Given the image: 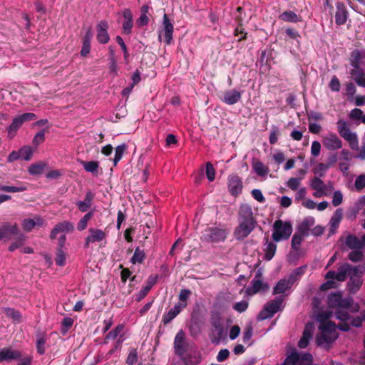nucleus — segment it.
<instances>
[{
	"mask_svg": "<svg viewBox=\"0 0 365 365\" xmlns=\"http://www.w3.org/2000/svg\"><path fill=\"white\" fill-rule=\"evenodd\" d=\"M331 315V312H320L317 315V320L320 322L319 326V332L316 337V342L318 346L329 349L330 344L338 337L336 324L327 321Z\"/></svg>",
	"mask_w": 365,
	"mask_h": 365,
	"instance_id": "obj_1",
	"label": "nucleus"
},
{
	"mask_svg": "<svg viewBox=\"0 0 365 365\" xmlns=\"http://www.w3.org/2000/svg\"><path fill=\"white\" fill-rule=\"evenodd\" d=\"M257 220L254 217L252 207L247 204L242 205L239 210L238 226L233 235L237 240L246 238L255 228Z\"/></svg>",
	"mask_w": 365,
	"mask_h": 365,
	"instance_id": "obj_2",
	"label": "nucleus"
},
{
	"mask_svg": "<svg viewBox=\"0 0 365 365\" xmlns=\"http://www.w3.org/2000/svg\"><path fill=\"white\" fill-rule=\"evenodd\" d=\"M351 265L346 263L339 267L337 272L330 270L326 275L327 281L321 285V289L327 290L331 288H336V284L334 279L338 282H344L349 274Z\"/></svg>",
	"mask_w": 365,
	"mask_h": 365,
	"instance_id": "obj_3",
	"label": "nucleus"
},
{
	"mask_svg": "<svg viewBox=\"0 0 365 365\" xmlns=\"http://www.w3.org/2000/svg\"><path fill=\"white\" fill-rule=\"evenodd\" d=\"M273 229L272 237L275 242L287 240L292 232L291 223L281 220H277L274 222Z\"/></svg>",
	"mask_w": 365,
	"mask_h": 365,
	"instance_id": "obj_4",
	"label": "nucleus"
},
{
	"mask_svg": "<svg viewBox=\"0 0 365 365\" xmlns=\"http://www.w3.org/2000/svg\"><path fill=\"white\" fill-rule=\"evenodd\" d=\"M227 237L226 230L217 227H209L202 232L200 240L203 242L217 243Z\"/></svg>",
	"mask_w": 365,
	"mask_h": 365,
	"instance_id": "obj_5",
	"label": "nucleus"
},
{
	"mask_svg": "<svg viewBox=\"0 0 365 365\" xmlns=\"http://www.w3.org/2000/svg\"><path fill=\"white\" fill-rule=\"evenodd\" d=\"M36 115L34 113H25L13 118L11 123L8 126L7 136L12 139L16 135L18 130L25 123L36 119Z\"/></svg>",
	"mask_w": 365,
	"mask_h": 365,
	"instance_id": "obj_6",
	"label": "nucleus"
},
{
	"mask_svg": "<svg viewBox=\"0 0 365 365\" xmlns=\"http://www.w3.org/2000/svg\"><path fill=\"white\" fill-rule=\"evenodd\" d=\"M284 297L282 296L276 297L274 299L267 302L258 316L259 320H264L271 318L275 313L281 310L283 307Z\"/></svg>",
	"mask_w": 365,
	"mask_h": 365,
	"instance_id": "obj_7",
	"label": "nucleus"
},
{
	"mask_svg": "<svg viewBox=\"0 0 365 365\" xmlns=\"http://www.w3.org/2000/svg\"><path fill=\"white\" fill-rule=\"evenodd\" d=\"M336 125L338 132L341 137L349 142L352 150H356L358 149V139L356 134L350 130L347 123L343 119H339L337 121Z\"/></svg>",
	"mask_w": 365,
	"mask_h": 365,
	"instance_id": "obj_8",
	"label": "nucleus"
},
{
	"mask_svg": "<svg viewBox=\"0 0 365 365\" xmlns=\"http://www.w3.org/2000/svg\"><path fill=\"white\" fill-rule=\"evenodd\" d=\"M222 313V309L220 304L215 303L213 306V310L211 312V320L218 339H222L224 336Z\"/></svg>",
	"mask_w": 365,
	"mask_h": 365,
	"instance_id": "obj_9",
	"label": "nucleus"
},
{
	"mask_svg": "<svg viewBox=\"0 0 365 365\" xmlns=\"http://www.w3.org/2000/svg\"><path fill=\"white\" fill-rule=\"evenodd\" d=\"M173 348L175 354L178 356H182L187 351L188 344L182 329H180L176 334L174 339Z\"/></svg>",
	"mask_w": 365,
	"mask_h": 365,
	"instance_id": "obj_10",
	"label": "nucleus"
},
{
	"mask_svg": "<svg viewBox=\"0 0 365 365\" xmlns=\"http://www.w3.org/2000/svg\"><path fill=\"white\" fill-rule=\"evenodd\" d=\"M163 28L161 31L158 35V40L160 41H162V34L164 35L165 41L166 44L170 45L173 41V34L174 27L173 25L169 19L168 16L166 14H164L163 18Z\"/></svg>",
	"mask_w": 365,
	"mask_h": 365,
	"instance_id": "obj_11",
	"label": "nucleus"
},
{
	"mask_svg": "<svg viewBox=\"0 0 365 365\" xmlns=\"http://www.w3.org/2000/svg\"><path fill=\"white\" fill-rule=\"evenodd\" d=\"M107 237L106 232L98 228H90L88 235L85 238L84 247L88 248L91 244L101 242Z\"/></svg>",
	"mask_w": 365,
	"mask_h": 365,
	"instance_id": "obj_12",
	"label": "nucleus"
},
{
	"mask_svg": "<svg viewBox=\"0 0 365 365\" xmlns=\"http://www.w3.org/2000/svg\"><path fill=\"white\" fill-rule=\"evenodd\" d=\"M324 147L328 150H336L341 149L343 145L341 140L336 133H329L322 137Z\"/></svg>",
	"mask_w": 365,
	"mask_h": 365,
	"instance_id": "obj_13",
	"label": "nucleus"
},
{
	"mask_svg": "<svg viewBox=\"0 0 365 365\" xmlns=\"http://www.w3.org/2000/svg\"><path fill=\"white\" fill-rule=\"evenodd\" d=\"M268 289V284L264 283L262 278V274L257 272L251 282V284L247 288L246 292L248 294H255L259 292H265Z\"/></svg>",
	"mask_w": 365,
	"mask_h": 365,
	"instance_id": "obj_14",
	"label": "nucleus"
},
{
	"mask_svg": "<svg viewBox=\"0 0 365 365\" xmlns=\"http://www.w3.org/2000/svg\"><path fill=\"white\" fill-rule=\"evenodd\" d=\"M108 23L106 20L100 21L96 25V40L101 44H106L110 41Z\"/></svg>",
	"mask_w": 365,
	"mask_h": 365,
	"instance_id": "obj_15",
	"label": "nucleus"
},
{
	"mask_svg": "<svg viewBox=\"0 0 365 365\" xmlns=\"http://www.w3.org/2000/svg\"><path fill=\"white\" fill-rule=\"evenodd\" d=\"M310 186L314 190L313 195L316 197L327 195L331 190L329 187L317 177H314L312 180Z\"/></svg>",
	"mask_w": 365,
	"mask_h": 365,
	"instance_id": "obj_16",
	"label": "nucleus"
},
{
	"mask_svg": "<svg viewBox=\"0 0 365 365\" xmlns=\"http://www.w3.org/2000/svg\"><path fill=\"white\" fill-rule=\"evenodd\" d=\"M19 233V230L16 224L11 225L9 222H5L0 227V241L3 240H9L10 239L9 235H18Z\"/></svg>",
	"mask_w": 365,
	"mask_h": 365,
	"instance_id": "obj_17",
	"label": "nucleus"
},
{
	"mask_svg": "<svg viewBox=\"0 0 365 365\" xmlns=\"http://www.w3.org/2000/svg\"><path fill=\"white\" fill-rule=\"evenodd\" d=\"M22 356L21 352L10 347H6L0 349V363L3 361H10L17 360Z\"/></svg>",
	"mask_w": 365,
	"mask_h": 365,
	"instance_id": "obj_18",
	"label": "nucleus"
},
{
	"mask_svg": "<svg viewBox=\"0 0 365 365\" xmlns=\"http://www.w3.org/2000/svg\"><path fill=\"white\" fill-rule=\"evenodd\" d=\"M124 21L123 22L122 29L125 34H130L133 27V16L130 9H125L123 11Z\"/></svg>",
	"mask_w": 365,
	"mask_h": 365,
	"instance_id": "obj_19",
	"label": "nucleus"
},
{
	"mask_svg": "<svg viewBox=\"0 0 365 365\" xmlns=\"http://www.w3.org/2000/svg\"><path fill=\"white\" fill-rule=\"evenodd\" d=\"M187 303H178L169 312L165 314L163 317V322L165 324L170 323L174 318H175L180 312L185 308Z\"/></svg>",
	"mask_w": 365,
	"mask_h": 365,
	"instance_id": "obj_20",
	"label": "nucleus"
},
{
	"mask_svg": "<svg viewBox=\"0 0 365 365\" xmlns=\"http://www.w3.org/2000/svg\"><path fill=\"white\" fill-rule=\"evenodd\" d=\"M74 229V226L72 222L65 220L55 225L53 229L51 230L50 237L51 239L56 237V235L60 232H71Z\"/></svg>",
	"mask_w": 365,
	"mask_h": 365,
	"instance_id": "obj_21",
	"label": "nucleus"
},
{
	"mask_svg": "<svg viewBox=\"0 0 365 365\" xmlns=\"http://www.w3.org/2000/svg\"><path fill=\"white\" fill-rule=\"evenodd\" d=\"M336 6V24L338 25H343L346 23L348 17V12L346 11V6L343 2L337 1Z\"/></svg>",
	"mask_w": 365,
	"mask_h": 365,
	"instance_id": "obj_22",
	"label": "nucleus"
},
{
	"mask_svg": "<svg viewBox=\"0 0 365 365\" xmlns=\"http://www.w3.org/2000/svg\"><path fill=\"white\" fill-rule=\"evenodd\" d=\"M335 316L337 319L341 321V323L339 324V329L345 331L349 330L350 326L346 323L350 317L348 312L342 309H338L335 312Z\"/></svg>",
	"mask_w": 365,
	"mask_h": 365,
	"instance_id": "obj_23",
	"label": "nucleus"
},
{
	"mask_svg": "<svg viewBox=\"0 0 365 365\" xmlns=\"http://www.w3.org/2000/svg\"><path fill=\"white\" fill-rule=\"evenodd\" d=\"M315 222L314 218L312 217H308L304 218L297 227V231L304 237L309 235V230Z\"/></svg>",
	"mask_w": 365,
	"mask_h": 365,
	"instance_id": "obj_24",
	"label": "nucleus"
},
{
	"mask_svg": "<svg viewBox=\"0 0 365 365\" xmlns=\"http://www.w3.org/2000/svg\"><path fill=\"white\" fill-rule=\"evenodd\" d=\"M351 65L352 67H365V50L354 51L351 55Z\"/></svg>",
	"mask_w": 365,
	"mask_h": 365,
	"instance_id": "obj_25",
	"label": "nucleus"
},
{
	"mask_svg": "<svg viewBox=\"0 0 365 365\" xmlns=\"http://www.w3.org/2000/svg\"><path fill=\"white\" fill-rule=\"evenodd\" d=\"M314 325L312 323L307 324L303 332V336L299 341L298 346L300 348H305L307 346L310 339L312 337Z\"/></svg>",
	"mask_w": 365,
	"mask_h": 365,
	"instance_id": "obj_26",
	"label": "nucleus"
},
{
	"mask_svg": "<svg viewBox=\"0 0 365 365\" xmlns=\"http://www.w3.org/2000/svg\"><path fill=\"white\" fill-rule=\"evenodd\" d=\"M350 71L351 77L354 78L356 84L359 86H365V73L360 68V66L353 67Z\"/></svg>",
	"mask_w": 365,
	"mask_h": 365,
	"instance_id": "obj_27",
	"label": "nucleus"
},
{
	"mask_svg": "<svg viewBox=\"0 0 365 365\" xmlns=\"http://www.w3.org/2000/svg\"><path fill=\"white\" fill-rule=\"evenodd\" d=\"M93 197L94 195L93 192L91 191L87 192L84 200L76 202L78 210L83 212H86L91 207Z\"/></svg>",
	"mask_w": 365,
	"mask_h": 365,
	"instance_id": "obj_28",
	"label": "nucleus"
},
{
	"mask_svg": "<svg viewBox=\"0 0 365 365\" xmlns=\"http://www.w3.org/2000/svg\"><path fill=\"white\" fill-rule=\"evenodd\" d=\"M230 188L232 195H239L242 190V180L237 176L232 177L231 179H230Z\"/></svg>",
	"mask_w": 365,
	"mask_h": 365,
	"instance_id": "obj_29",
	"label": "nucleus"
},
{
	"mask_svg": "<svg viewBox=\"0 0 365 365\" xmlns=\"http://www.w3.org/2000/svg\"><path fill=\"white\" fill-rule=\"evenodd\" d=\"M293 284L287 279H280L274 288V294H283L289 290Z\"/></svg>",
	"mask_w": 365,
	"mask_h": 365,
	"instance_id": "obj_30",
	"label": "nucleus"
},
{
	"mask_svg": "<svg viewBox=\"0 0 365 365\" xmlns=\"http://www.w3.org/2000/svg\"><path fill=\"white\" fill-rule=\"evenodd\" d=\"M345 243L351 250H360L363 247L361 240L353 235H349L346 237Z\"/></svg>",
	"mask_w": 365,
	"mask_h": 365,
	"instance_id": "obj_31",
	"label": "nucleus"
},
{
	"mask_svg": "<svg viewBox=\"0 0 365 365\" xmlns=\"http://www.w3.org/2000/svg\"><path fill=\"white\" fill-rule=\"evenodd\" d=\"M252 169L260 177L267 176L269 171V168L259 160H255L252 163Z\"/></svg>",
	"mask_w": 365,
	"mask_h": 365,
	"instance_id": "obj_32",
	"label": "nucleus"
},
{
	"mask_svg": "<svg viewBox=\"0 0 365 365\" xmlns=\"http://www.w3.org/2000/svg\"><path fill=\"white\" fill-rule=\"evenodd\" d=\"M343 211L341 208H338L335 210L330 220L331 232H334V230L339 227V225L342 219Z\"/></svg>",
	"mask_w": 365,
	"mask_h": 365,
	"instance_id": "obj_33",
	"label": "nucleus"
},
{
	"mask_svg": "<svg viewBox=\"0 0 365 365\" xmlns=\"http://www.w3.org/2000/svg\"><path fill=\"white\" fill-rule=\"evenodd\" d=\"M307 269V265L301 266L293 270L287 278L292 284L297 282L303 275Z\"/></svg>",
	"mask_w": 365,
	"mask_h": 365,
	"instance_id": "obj_34",
	"label": "nucleus"
},
{
	"mask_svg": "<svg viewBox=\"0 0 365 365\" xmlns=\"http://www.w3.org/2000/svg\"><path fill=\"white\" fill-rule=\"evenodd\" d=\"M86 171L97 175L98 173L99 163L97 161H83L81 162Z\"/></svg>",
	"mask_w": 365,
	"mask_h": 365,
	"instance_id": "obj_35",
	"label": "nucleus"
},
{
	"mask_svg": "<svg viewBox=\"0 0 365 365\" xmlns=\"http://www.w3.org/2000/svg\"><path fill=\"white\" fill-rule=\"evenodd\" d=\"M125 326L123 324H120L117 325L113 329L109 331L104 339V343L107 344L110 339H115L118 336H120V334L123 331Z\"/></svg>",
	"mask_w": 365,
	"mask_h": 365,
	"instance_id": "obj_36",
	"label": "nucleus"
},
{
	"mask_svg": "<svg viewBox=\"0 0 365 365\" xmlns=\"http://www.w3.org/2000/svg\"><path fill=\"white\" fill-rule=\"evenodd\" d=\"M279 19L286 22L297 23L300 21V18L292 11H286L280 14Z\"/></svg>",
	"mask_w": 365,
	"mask_h": 365,
	"instance_id": "obj_37",
	"label": "nucleus"
},
{
	"mask_svg": "<svg viewBox=\"0 0 365 365\" xmlns=\"http://www.w3.org/2000/svg\"><path fill=\"white\" fill-rule=\"evenodd\" d=\"M264 250L265 252L264 258L267 260H271L275 255L277 245L274 242H267Z\"/></svg>",
	"mask_w": 365,
	"mask_h": 365,
	"instance_id": "obj_38",
	"label": "nucleus"
},
{
	"mask_svg": "<svg viewBox=\"0 0 365 365\" xmlns=\"http://www.w3.org/2000/svg\"><path fill=\"white\" fill-rule=\"evenodd\" d=\"M46 337L42 334H39L37 336L36 347L37 353L40 355H43L46 352Z\"/></svg>",
	"mask_w": 365,
	"mask_h": 365,
	"instance_id": "obj_39",
	"label": "nucleus"
},
{
	"mask_svg": "<svg viewBox=\"0 0 365 365\" xmlns=\"http://www.w3.org/2000/svg\"><path fill=\"white\" fill-rule=\"evenodd\" d=\"M145 258V254L143 250L139 247H136L133 257L130 259V262L133 264L136 263H142Z\"/></svg>",
	"mask_w": 365,
	"mask_h": 365,
	"instance_id": "obj_40",
	"label": "nucleus"
},
{
	"mask_svg": "<svg viewBox=\"0 0 365 365\" xmlns=\"http://www.w3.org/2000/svg\"><path fill=\"white\" fill-rule=\"evenodd\" d=\"M46 166V163H43L32 164L29 168V173L33 175H41L43 173Z\"/></svg>",
	"mask_w": 365,
	"mask_h": 365,
	"instance_id": "obj_41",
	"label": "nucleus"
},
{
	"mask_svg": "<svg viewBox=\"0 0 365 365\" xmlns=\"http://www.w3.org/2000/svg\"><path fill=\"white\" fill-rule=\"evenodd\" d=\"M93 215V211H91L87 212L83 217L81 218L78 225L77 229L79 231L84 230L88 225V222L92 218Z\"/></svg>",
	"mask_w": 365,
	"mask_h": 365,
	"instance_id": "obj_42",
	"label": "nucleus"
},
{
	"mask_svg": "<svg viewBox=\"0 0 365 365\" xmlns=\"http://www.w3.org/2000/svg\"><path fill=\"white\" fill-rule=\"evenodd\" d=\"M342 295L339 292L332 293L328 297V303L329 305L331 307H337L338 304H340L341 299Z\"/></svg>",
	"mask_w": 365,
	"mask_h": 365,
	"instance_id": "obj_43",
	"label": "nucleus"
},
{
	"mask_svg": "<svg viewBox=\"0 0 365 365\" xmlns=\"http://www.w3.org/2000/svg\"><path fill=\"white\" fill-rule=\"evenodd\" d=\"M0 190L7 192H19L26 190V187L23 185L19 186H8L0 185Z\"/></svg>",
	"mask_w": 365,
	"mask_h": 365,
	"instance_id": "obj_44",
	"label": "nucleus"
},
{
	"mask_svg": "<svg viewBox=\"0 0 365 365\" xmlns=\"http://www.w3.org/2000/svg\"><path fill=\"white\" fill-rule=\"evenodd\" d=\"M125 149H126V145L125 143L119 145L116 147L115 151V157L113 159V164L115 166L121 160Z\"/></svg>",
	"mask_w": 365,
	"mask_h": 365,
	"instance_id": "obj_45",
	"label": "nucleus"
},
{
	"mask_svg": "<svg viewBox=\"0 0 365 365\" xmlns=\"http://www.w3.org/2000/svg\"><path fill=\"white\" fill-rule=\"evenodd\" d=\"M299 359H297L298 365H310L312 361V356L308 353H298Z\"/></svg>",
	"mask_w": 365,
	"mask_h": 365,
	"instance_id": "obj_46",
	"label": "nucleus"
},
{
	"mask_svg": "<svg viewBox=\"0 0 365 365\" xmlns=\"http://www.w3.org/2000/svg\"><path fill=\"white\" fill-rule=\"evenodd\" d=\"M66 252L63 249H57L56 255L55 258L56 264L58 266L62 267L66 264Z\"/></svg>",
	"mask_w": 365,
	"mask_h": 365,
	"instance_id": "obj_47",
	"label": "nucleus"
},
{
	"mask_svg": "<svg viewBox=\"0 0 365 365\" xmlns=\"http://www.w3.org/2000/svg\"><path fill=\"white\" fill-rule=\"evenodd\" d=\"M138 361V351L135 348L129 349L128 355L126 359V364L128 365H135Z\"/></svg>",
	"mask_w": 365,
	"mask_h": 365,
	"instance_id": "obj_48",
	"label": "nucleus"
},
{
	"mask_svg": "<svg viewBox=\"0 0 365 365\" xmlns=\"http://www.w3.org/2000/svg\"><path fill=\"white\" fill-rule=\"evenodd\" d=\"M298 359V352L293 351L286 357L281 365H297Z\"/></svg>",
	"mask_w": 365,
	"mask_h": 365,
	"instance_id": "obj_49",
	"label": "nucleus"
},
{
	"mask_svg": "<svg viewBox=\"0 0 365 365\" xmlns=\"http://www.w3.org/2000/svg\"><path fill=\"white\" fill-rule=\"evenodd\" d=\"M365 272V267L364 266H355L352 267L350 269L349 274H351L350 277H356L357 279H360L364 272Z\"/></svg>",
	"mask_w": 365,
	"mask_h": 365,
	"instance_id": "obj_50",
	"label": "nucleus"
},
{
	"mask_svg": "<svg viewBox=\"0 0 365 365\" xmlns=\"http://www.w3.org/2000/svg\"><path fill=\"white\" fill-rule=\"evenodd\" d=\"M4 312L7 317L13 319L14 321L19 322L21 318L20 312L13 308H5Z\"/></svg>",
	"mask_w": 365,
	"mask_h": 365,
	"instance_id": "obj_51",
	"label": "nucleus"
},
{
	"mask_svg": "<svg viewBox=\"0 0 365 365\" xmlns=\"http://www.w3.org/2000/svg\"><path fill=\"white\" fill-rule=\"evenodd\" d=\"M362 284V282L361 279H357L356 277H350V281L349 283V289L351 292H355Z\"/></svg>",
	"mask_w": 365,
	"mask_h": 365,
	"instance_id": "obj_52",
	"label": "nucleus"
},
{
	"mask_svg": "<svg viewBox=\"0 0 365 365\" xmlns=\"http://www.w3.org/2000/svg\"><path fill=\"white\" fill-rule=\"evenodd\" d=\"M124 340L125 338L123 337V335H120V336L115 343L114 347L107 353V359H109L110 356H112L117 350H120L121 349V344L124 341Z\"/></svg>",
	"mask_w": 365,
	"mask_h": 365,
	"instance_id": "obj_53",
	"label": "nucleus"
},
{
	"mask_svg": "<svg viewBox=\"0 0 365 365\" xmlns=\"http://www.w3.org/2000/svg\"><path fill=\"white\" fill-rule=\"evenodd\" d=\"M73 324V319L71 317H64L61 323V332L65 334L72 327Z\"/></svg>",
	"mask_w": 365,
	"mask_h": 365,
	"instance_id": "obj_54",
	"label": "nucleus"
},
{
	"mask_svg": "<svg viewBox=\"0 0 365 365\" xmlns=\"http://www.w3.org/2000/svg\"><path fill=\"white\" fill-rule=\"evenodd\" d=\"M304 236L301 234L297 235L294 234L292 239V247L293 250L298 251L299 250V246L303 240Z\"/></svg>",
	"mask_w": 365,
	"mask_h": 365,
	"instance_id": "obj_55",
	"label": "nucleus"
},
{
	"mask_svg": "<svg viewBox=\"0 0 365 365\" xmlns=\"http://www.w3.org/2000/svg\"><path fill=\"white\" fill-rule=\"evenodd\" d=\"M115 40H116V42L120 46V48H121V49L123 51V58H124L125 61H127V60L128 58V56H129V53H128L127 46H126V45H125L123 38L121 36H117L116 38H115Z\"/></svg>",
	"mask_w": 365,
	"mask_h": 365,
	"instance_id": "obj_56",
	"label": "nucleus"
},
{
	"mask_svg": "<svg viewBox=\"0 0 365 365\" xmlns=\"http://www.w3.org/2000/svg\"><path fill=\"white\" fill-rule=\"evenodd\" d=\"M21 159L24 160H29L33 155V150L30 147H24L20 150Z\"/></svg>",
	"mask_w": 365,
	"mask_h": 365,
	"instance_id": "obj_57",
	"label": "nucleus"
},
{
	"mask_svg": "<svg viewBox=\"0 0 365 365\" xmlns=\"http://www.w3.org/2000/svg\"><path fill=\"white\" fill-rule=\"evenodd\" d=\"M45 140V130H41L34 137L32 143L35 146H38Z\"/></svg>",
	"mask_w": 365,
	"mask_h": 365,
	"instance_id": "obj_58",
	"label": "nucleus"
},
{
	"mask_svg": "<svg viewBox=\"0 0 365 365\" xmlns=\"http://www.w3.org/2000/svg\"><path fill=\"white\" fill-rule=\"evenodd\" d=\"M36 225L35 220L31 218L24 219L22 222L23 229L26 232L31 231Z\"/></svg>",
	"mask_w": 365,
	"mask_h": 365,
	"instance_id": "obj_59",
	"label": "nucleus"
},
{
	"mask_svg": "<svg viewBox=\"0 0 365 365\" xmlns=\"http://www.w3.org/2000/svg\"><path fill=\"white\" fill-rule=\"evenodd\" d=\"M302 180V178H291L287 181V186L292 190H297L299 184L301 183V181Z\"/></svg>",
	"mask_w": 365,
	"mask_h": 365,
	"instance_id": "obj_60",
	"label": "nucleus"
},
{
	"mask_svg": "<svg viewBox=\"0 0 365 365\" xmlns=\"http://www.w3.org/2000/svg\"><path fill=\"white\" fill-rule=\"evenodd\" d=\"M363 253L359 250H353L349 255V259L354 262L361 261Z\"/></svg>",
	"mask_w": 365,
	"mask_h": 365,
	"instance_id": "obj_61",
	"label": "nucleus"
},
{
	"mask_svg": "<svg viewBox=\"0 0 365 365\" xmlns=\"http://www.w3.org/2000/svg\"><path fill=\"white\" fill-rule=\"evenodd\" d=\"M354 186L358 191H361L365 187V174L360 175L357 177L355 180Z\"/></svg>",
	"mask_w": 365,
	"mask_h": 365,
	"instance_id": "obj_62",
	"label": "nucleus"
},
{
	"mask_svg": "<svg viewBox=\"0 0 365 365\" xmlns=\"http://www.w3.org/2000/svg\"><path fill=\"white\" fill-rule=\"evenodd\" d=\"M248 307V302L246 300H242L234 304L233 309L237 312L241 313L245 312Z\"/></svg>",
	"mask_w": 365,
	"mask_h": 365,
	"instance_id": "obj_63",
	"label": "nucleus"
},
{
	"mask_svg": "<svg viewBox=\"0 0 365 365\" xmlns=\"http://www.w3.org/2000/svg\"><path fill=\"white\" fill-rule=\"evenodd\" d=\"M343 195L341 191H335L333 194L332 204L334 206H339L342 203Z\"/></svg>",
	"mask_w": 365,
	"mask_h": 365,
	"instance_id": "obj_64",
	"label": "nucleus"
}]
</instances>
